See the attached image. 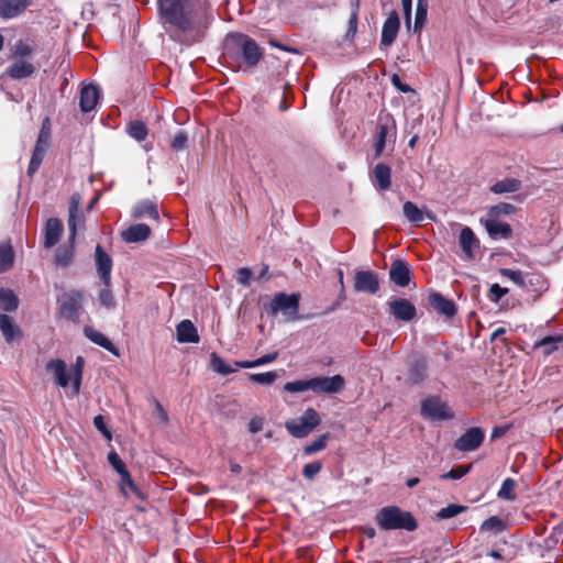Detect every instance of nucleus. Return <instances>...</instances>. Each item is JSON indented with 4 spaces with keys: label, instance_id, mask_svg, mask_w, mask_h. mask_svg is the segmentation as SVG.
Returning <instances> with one entry per match:
<instances>
[{
    "label": "nucleus",
    "instance_id": "33",
    "mask_svg": "<svg viewBox=\"0 0 563 563\" xmlns=\"http://www.w3.org/2000/svg\"><path fill=\"white\" fill-rule=\"evenodd\" d=\"M120 490L123 496L129 497L131 495L135 496L140 500L145 499V494L142 489L134 483L131 474L128 472L120 475L119 482Z\"/></svg>",
    "mask_w": 563,
    "mask_h": 563
},
{
    "label": "nucleus",
    "instance_id": "16",
    "mask_svg": "<svg viewBox=\"0 0 563 563\" xmlns=\"http://www.w3.org/2000/svg\"><path fill=\"white\" fill-rule=\"evenodd\" d=\"M428 303L434 311L448 319H452L457 312L454 301L446 299L440 292H431L428 296Z\"/></svg>",
    "mask_w": 563,
    "mask_h": 563
},
{
    "label": "nucleus",
    "instance_id": "37",
    "mask_svg": "<svg viewBox=\"0 0 563 563\" xmlns=\"http://www.w3.org/2000/svg\"><path fill=\"white\" fill-rule=\"evenodd\" d=\"M75 242L68 240V245L59 246L54 255V263L57 266L67 267L74 258Z\"/></svg>",
    "mask_w": 563,
    "mask_h": 563
},
{
    "label": "nucleus",
    "instance_id": "24",
    "mask_svg": "<svg viewBox=\"0 0 563 563\" xmlns=\"http://www.w3.org/2000/svg\"><path fill=\"white\" fill-rule=\"evenodd\" d=\"M84 334L87 339H89L92 343L103 347L111 354L119 356V349L100 331L96 330L92 327L86 325L84 328Z\"/></svg>",
    "mask_w": 563,
    "mask_h": 563
},
{
    "label": "nucleus",
    "instance_id": "53",
    "mask_svg": "<svg viewBox=\"0 0 563 563\" xmlns=\"http://www.w3.org/2000/svg\"><path fill=\"white\" fill-rule=\"evenodd\" d=\"M499 274L503 277H506L510 279L514 284H516L519 288L522 287V284H525V276L526 273H522L519 269H510V268H500Z\"/></svg>",
    "mask_w": 563,
    "mask_h": 563
},
{
    "label": "nucleus",
    "instance_id": "22",
    "mask_svg": "<svg viewBox=\"0 0 563 563\" xmlns=\"http://www.w3.org/2000/svg\"><path fill=\"white\" fill-rule=\"evenodd\" d=\"M374 186L380 191H387L391 187V168L385 163L375 165L372 172Z\"/></svg>",
    "mask_w": 563,
    "mask_h": 563
},
{
    "label": "nucleus",
    "instance_id": "56",
    "mask_svg": "<svg viewBox=\"0 0 563 563\" xmlns=\"http://www.w3.org/2000/svg\"><path fill=\"white\" fill-rule=\"evenodd\" d=\"M278 375L275 372L250 374V380L261 385H272Z\"/></svg>",
    "mask_w": 563,
    "mask_h": 563
},
{
    "label": "nucleus",
    "instance_id": "3",
    "mask_svg": "<svg viewBox=\"0 0 563 563\" xmlns=\"http://www.w3.org/2000/svg\"><path fill=\"white\" fill-rule=\"evenodd\" d=\"M375 523L383 531L405 530L416 531L419 527L416 517L399 506H384L377 510L374 517Z\"/></svg>",
    "mask_w": 563,
    "mask_h": 563
},
{
    "label": "nucleus",
    "instance_id": "6",
    "mask_svg": "<svg viewBox=\"0 0 563 563\" xmlns=\"http://www.w3.org/2000/svg\"><path fill=\"white\" fill-rule=\"evenodd\" d=\"M320 423V413L314 408L309 407L299 418L287 420L285 422V428L294 438L303 439L308 437Z\"/></svg>",
    "mask_w": 563,
    "mask_h": 563
},
{
    "label": "nucleus",
    "instance_id": "8",
    "mask_svg": "<svg viewBox=\"0 0 563 563\" xmlns=\"http://www.w3.org/2000/svg\"><path fill=\"white\" fill-rule=\"evenodd\" d=\"M485 432L479 427H471L454 442V448L460 452L477 450L484 442Z\"/></svg>",
    "mask_w": 563,
    "mask_h": 563
},
{
    "label": "nucleus",
    "instance_id": "31",
    "mask_svg": "<svg viewBox=\"0 0 563 563\" xmlns=\"http://www.w3.org/2000/svg\"><path fill=\"white\" fill-rule=\"evenodd\" d=\"M132 216L135 219L147 217L157 222L159 221L157 203L150 199L139 201L133 208Z\"/></svg>",
    "mask_w": 563,
    "mask_h": 563
},
{
    "label": "nucleus",
    "instance_id": "25",
    "mask_svg": "<svg viewBox=\"0 0 563 563\" xmlns=\"http://www.w3.org/2000/svg\"><path fill=\"white\" fill-rule=\"evenodd\" d=\"M151 235V229L147 224L137 223L122 231L121 238L126 243H139L147 240Z\"/></svg>",
    "mask_w": 563,
    "mask_h": 563
},
{
    "label": "nucleus",
    "instance_id": "20",
    "mask_svg": "<svg viewBox=\"0 0 563 563\" xmlns=\"http://www.w3.org/2000/svg\"><path fill=\"white\" fill-rule=\"evenodd\" d=\"M100 99V90L97 86L89 84L80 89L79 108L81 112L92 111Z\"/></svg>",
    "mask_w": 563,
    "mask_h": 563
},
{
    "label": "nucleus",
    "instance_id": "42",
    "mask_svg": "<svg viewBox=\"0 0 563 563\" xmlns=\"http://www.w3.org/2000/svg\"><path fill=\"white\" fill-rule=\"evenodd\" d=\"M330 437L331 435H330L329 432L319 435L316 440H313L312 442L306 444L302 448V454L305 456H310L312 454H316V453L324 450L327 448V445H328Z\"/></svg>",
    "mask_w": 563,
    "mask_h": 563
},
{
    "label": "nucleus",
    "instance_id": "5",
    "mask_svg": "<svg viewBox=\"0 0 563 563\" xmlns=\"http://www.w3.org/2000/svg\"><path fill=\"white\" fill-rule=\"evenodd\" d=\"M84 300L85 294L78 289H70L62 294L57 298L59 316L73 323H79Z\"/></svg>",
    "mask_w": 563,
    "mask_h": 563
},
{
    "label": "nucleus",
    "instance_id": "39",
    "mask_svg": "<svg viewBox=\"0 0 563 563\" xmlns=\"http://www.w3.org/2000/svg\"><path fill=\"white\" fill-rule=\"evenodd\" d=\"M14 263V251L10 243H0V274L8 272Z\"/></svg>",
    "mask_w": 563,
    "mask_h": 563
},
{
    "label": "nucleus",
    "instance_id": "52",
    "mask_svg": "<svg viewBox=\"0 0 563 563\" xmlns=\"http://www.w3.org/2000/svg\"><path fill=\"white\" fill-rule=\"evenodd\" d=\"M284 390L287 393H302L311 390V378L288 382L284 385Z\"/></svg>",
    "mask_w": 563,
    "mask_h": 563
},
{
    "label": "nucleus",
    "instance_id": "48",
    "mask_svg": "<svg viewBox=\"0 0 563 563\" xmlns=\"http://www.w3.org/2000/svg\"><path fill=\"white\" fill-rule=\"evenodd\" d=\"M467 510L466 506L457 505V504H450L446 507L439 510L437 514L438 519H449L453 518L464 511Z\"/></svg>",
    "mask_w": 563,
    "mask_h": 563
},
{
    "label": "nucleus",
    "instance_id": "1",
    "mask_svg": "<svg viewBox=\"0 0 563 563\" xmlns=\"http://www.w3.org/2000/svg\"><path fill=\"white\" fill-rule=\"evenodd\" d=\"M157 9L163 23L174 27L185 45L202 42L214 19L205 0H157Z\"/></svg>",
    "mask_w": 563,
    "mask_h": 563
},
{
    "label": "nucleus",
    "instance_id": "26",
    "mask_svg": "<svg viewBox=\"0 0 563 563\" xmlns=\"http://www.w3.org/2000/svg\"><path fill=\"white\" fill-rule=\"evenodd\" d=\"M460 246L464 253L466 260H473V250L479 246V241L473 230L468 227H464L460 233Z\"/></svg>",
    "mask_w": 563,
    "mask_h": 563
},
{
    "label": "nucleus",
    "instance_id": "61",
    "mask_svg": "<svg viewBox=\"0 0 563 563\" xmlns=\"http://www.w3.org/2000/svg\"><path fill=\"white\" fill-rule=\"evenodd\" d=\"M98 300L101 306L110 309L114 307V297L112 295V291L109 289V287H106L101 289L98 294Z\"/></svg>",
    "mask_w": 563,
    "mask_h": 563
},
{
    "label": "nucleus",
    "instance_id": "13",
    "mask_svg": "<svg viewBox=\"0 0 563 563\" xmlns=\"http://www.w3.org/2000/svg\"><path fill=\"white\" fill-rule=\"evenodd\" d=\"M389 313L397 320L409 322L417 316V309L408 299L397 298L388 302Z\"/></svg>",
    "mask_w": 563,
    "mask_h": 563
},
{
    "label": "nucleus",
    "instance_id": "50",
    "mask_svg": "<svg viewBox=\"0 0 563 563\" xmlns=\"http://www.w3.org/2000/svg\"><path fill=\"white\" fill-rule=\"evenodd\" d=\"M34 53V47L23 40H19L13 48L12 56L16 59H23Z\"/></svg>",
    "mask_w": 563,
    "mask_h": 563
},
{
    "label": "nucleus",
    "instance_id": "60",
    "mask_svg": "<svg viewBox=\"0 0 563 563\" xmlns=\"http://www.w3.org/2000/svg\"><path fill=\"white\" fill-rule=\"evenodd\" d=\"M108 461L111 464V466L118 472L119 475H122L123 473L128 472L125 463L121 460V457L114 450L108 453Z\"/></svg>",
    "mask_w": 563,
    "mask_h": 563
},
{
    "label": "nucleus",
    "instance_id": "35",
    "mask_svg": "<svg viewBox=\"0 0 563 563\" xmlns=\"http://www.w3.org/2000/svg\"><path fill=\"white\" fill-rule=\"evenodd\" d=\"M521 180L512 177H507L496 181L490 186V191L496 195L511 194L521 189Z\"/></svg>",
    "mask_w": 563,
    "mask_h": 563
},
{
    "label": "nucleus",
    "instance_id": "23",
    "mask_svg": "<svg viewBox=\"0 0 563 563\" xmlns=\"http://www.w3.org/2000/svg\"><path fill=\"white\" fill-rule=\"evenodd\" d=\"M63 233V223L57 218H51L46 221L44 232V246L51 249L56 245Z\"/></svg>",
    "mask_w": 563,
    "mask_h": 563
},
{
    "label": "nucleus",
    "instance_id": "64",
    "mask_svg": "<svg viewBox=\"0 0 563 563\" xmlns=\"http://www.w3.org/2000/svg\"><path fill=\"white\" fill-rule=\"evenodd\" d=\"M252 277V272L247 267H241L236 271L235 279L243 286H249Z\"/></svg>",
    "mask_w": 563,
    "mask_h": 563
},
{
    "label": "nucleus",
    "instance_id": "63",
    "mask_svg": "<svg viewBox=\"0 0 563 563\" xmlns=\"http://www.w3.org/2000/svg\"><path fill=\"white\" fill-rule=\"evenodd\" d=\"M93 426L95 428L102 433V435L104 438H107L108 440H111L112 438V434H111V431L108 429L106 422H104V418L103 416L101 415H97L95 418H93Z\"/></svg>",
    "mask_w": 563,
    "mask_h": 563
},
{
    "label": "nucleus",
    "instance_id": "27",
    "mask_svg": "<svg viewBox=\"0 0 563 563\" xmlns=\"http://www.w3.org/2000/svg\"><path fill=\"white\" fill-rule=\"evenodd\" d=\"M563 344V334L545 335L533 343V350H541L544 356L559 351Z\"/></svg>",
    "mask_w": 563,
    "mask_h": 563
},
{
    "label": "nucleus",
    "instance_id": "43",
    "mask_svg": "<svg viewBox=\"0 0 563 563\" xmlns=\"http://www.w3.org/2000/svg\"><path fill=\"white\" fill-rule=\"evenodd\" d=\"M277 356H278V352H273V353L265 354L254 361H238V362H235V365L240 368H253V367H257L261 365L272 363L277 358Z\"/></svg>",
    "mask_w": 563,
    "mask_h": 563
},
{
    "label": "nucleus",
    "instance_id": "54",
    "mask_svg": "<svg viewBox=\"0 0 563 563\" xmlns=\"http://www.w3.org/2000/svg\"><path fill=\"white\" fill-rule=\"evenodd\" d=\"M188 134L184 130H178L170 141V148L174 152H180L187 147Z\"/></svg>",
    "mask_w": 563,
    "mask_h": 563
},
{
    "label": "nucleus",
    "instance_id": "59",
    "mask_svg": "<svg viewBox=\"0 0 563 563\" xmlns=\"http://www.w3.org/2000/svg\"><path fill=\"white\" fill-rule=\"evenodd\" d=\"M322 470V463L319 461H314L311 463H308L302 468V476L312 481Z\"/></svg>",
    "mask_w": 563,
    "mask_h": 563
},
{
    "label": "nucleus",
    "instance_id": "32",
    "mask_svg": "<svg viewBox=\"0 0 563 563\" xmlns=\"http://www.w3.org/2000/svg\"><path fill=\"white\" fill-rule=\"evenodd\" d=\"M46 371L54 375L56 384L58 386H68L70 377L67 373L66 363L63 360H51L46 364Z\"/></svg>",
    "mask_w": 563,
    "mask_h": 563
},
{
    "label": "nucleus",
    "instance_id": "38",
    "mask_svg": "<svg viewBox=\"0 0 563 563\" xmlns=\"http://www.w3.org/2000/svg\"><path fill=\"white\" fill-rule=\"evenodd\" d=\"M19 307V298L16 295L7 288H0V310L12 312Z\"/></svg>",
    "mask_w": 563,
    "mask_h": 563
},
{
    "label": "nucleus",
    "instance_id": "10",
    "mask_svg": "<svg viewBox=\"0 0 563 563\" xmlns=\"http://www.w3.org/2000/svg\"><path fill=\"white\" fill-rule=\"evenodd\" d=\"M354 290L375 295L379 290V276L374 271H356L354 275Z\"/></svg>",
    "mask_w": 563,
    "mask_h": 563
},
{
    "label": "nucleus",
    "instance_id": "46",
    "mask_svg": "<svg viewBox=\"0 0 563 563\" xmlns=\"http://www.w3.org/2000/svg\"><path fill=\"white\" fill-rule=\"evenodd\" d=\"M82 368H84V357L78 356L76 358V363L74 365V375L71 379V387L74 395H78L81 386V379H82Z\"/></svg>",
    "mask_w": 563,
    "mask_h": 563
},
{
    "label": "nucleus",
    "instance_id": "17",
    "mask_svg": "<svg viewBox=\"0 0 563 563\" xmlns=\"http://www.w3.org/2000/svg\"><path fill=\"white\" fill-rule=\"evenodd\" d=\"M31 4L32 0H0V19H15L25 12Z\"/></svg>",
    "mask_w": 563,
    "mask_h": 563
},
{
    "label": "nucleus",
    "instance_id": "28",
    "mask_svg": "<svg viewBox=\"0 0 563 563\" xmlns=\"http://www.w3.org/2000/svg\"><path fill=\"white\" fill-rule=\"evenodd\" d=\"M485 228L488 235L494 240H508L512 236V229L506 222L488 219L485 221Z\"/></svg>",
    "mask_w": 563,
    "mask_h": 563
},
{
    "label": "nucleus",
    "instance_id": "9",
    "mask_svg": "<svg viewBox=\"0 0 563 563\" xmlns=\"http://www.w3.org/2000/svg\"><path fill=\"white\" fill-rule=\"evenodd\" d=\"M345 386V379L342 375L331 377L317 376L311 378V391L314 394H338Z\"/></svg>",
    "mask_w": 563,
    "mask_h": 563
},
{
    "label": "nucleus",
    "instance_id": "34",
    "mask_svg": "<svg viewBox=\"0 0 563 563\" xmlns=\"http://www.w3.org/2000/svg\"><path fill=\"white\" fill-rule=\"evenodd\" d=\"M0 331L7 342H12L21 336L19 327L14 323L13 319L5 314H0Z\"/></svg>",
    "mask_w": 563,
    "mask_h": 563
},
{
    "label": "nucleus",
    "instance_id": "18",
    "mask_svg": "<svg viewBox=\"0 0 563 563\" xmlns=\"http://www.w3.org/2000/svg\"><path fill=\"white\" fill-rule=\"evenodd\" d=\"M400 21L398 13L391 11L388 18L385 20L382 29L380 46H390L399 32Z\"/></svg>",
    "mask_w": 563,
    "mask_h": 563
},
{
    "label": "nucleus",
    "instance_id": "45",
    "mask_svg": "<svg viewBox=\"0 0 563 563\" xmlns=\"http://www.w3.org/2000/svg\"><path fill=\"white\" fill-rule=\"evenodd\" d=\"M515 488H516V481L514 478L508 477V478L504 479L501 487L497 493V496L500 499L512 501L517 497L516 493H515Z\"/></svg>",
    "mask_w": 563,
    "mask_h": 563
},
{
    "label": "nucleus",
    "instance_id": "7",
    "mask_svg": "<svg viewBox=\"0 0 563 563\" xmlns=\"http://www.w3.org/2000/svg\"><path fill=\"white\" fill-rule=\"evenodd\" d=\"M421 416L432 421L451 420L453 410L439 396H431L421 402Z\"/></svg>",
    "mask_w": 563,
    "mask_h": 563
},
{
    "label": "nucleus",
    "instance_id": "2",
    "mask_svg": "<svg viewBox=\"0 0 563 563\" xmlns=\"http://www.w3.org/2000/svg\"><path fill=\"white\" fill-rule=\"evenodd\" d=\"M223 57L236 69H252L263 59L264 52L251 36L230 33L225 37Z\"/></svg>",
    "mask_w": 563,
    "mask_h": 563
},
{
    "label": "nucleus",
    "instance_id": "21",
    "mask_svg": "<svg viewBox=\"0 0 563 563\" xmlns=\"http://www.w3.org/2000/svg\"><path fill=\"white\" fill-rule=\"evenodd\" d=\"M428 377V362L423 356H418L408 363V382L418 385Z\"/></svg>",
    "mask_w": 563,
    "mask_h": 563
},
{
    "label": "nucleus",
    "instance_id": "57",
    "mask_svg": "<svg viewBox=\"0 0 563 563\" xmlns=\"http://www.w3.org/2000/svg\"><path fill=\"white\" fill-rule=\"evenodd\" d=\"M44 152L33 150L31 161L27 167V175L32 177L40 168L45 157Z\"/></svg>",
    "mask_w": 563,
    "mask_h": 563
},
{
    "label": "nucleus",
    "instance_id": "55",
    "mask_svg": "<svg viewBox=\"0 0 563 563\" xmlns=\"http://www.w3.org/2000/svg\"><path fill=\"white\" fill-rule=\"evenodd\" d=\"M472 466H473L472 464L460 465V466L452 468L449 472L442 474L440 476V478L441 479H453V481L460 479L471 472Z\"/></svg>",
    "mask_w": 563,
    "mask_h": 563
},
{
    "label": "nucleus",
    "instance_id": "15",
    "mask_svg": "<svg viewBox=\"0 0 563 563\" xmlns=\"http://www.w3.org/2000/svg\"><path fill=\"white\" fill-rule=\"evenodd\" d=\"M389 279L398 287H407L411 280V271L408 263L400 258L393 261L389 268Z\"/></svg>",
    "mask_w": 563,
    "mask_h": 563
},
{
    "label": "nucleus",
    "instance_id": "11",
    "mask_svg": "<svg viewBox=\"0 0 563 563\" xmlns=\"http://www.w3.org/2000/svg\"><path fill=\"white\" fill-rule=\"evenodd\" d=\"M81 196L75 192L69 199V214H68V229L69 241L75 242L77 229L82 228L85 224V216L80 211Z\"/></svg>",
    "mask_w": 563,
    "mask_h": 563
},
{
    "label": "nucleus",
    "instance_id": "19",
    "mask_svg": "<svg viewBox=\"0 0 563 563\" xmlns=\"http://www.w3.org/2000/svg\"><path fill=\"white\" fill-rule=\"evenodd\" d=\"M95 255H96V266H97L99 277H100L102 284L106 287H109L110 280H111L112 260L109 256V254H107L104 252V250L102 249V246L100 244H98L96 246Z\"/></svg>",
    "mask_w": 563,
    "mask_h": 563
},
{
    "label": "nucleus",
    "instance_id": "29",
    "mask_svg": "<svg viewBox=\"0 0 563 563\" xmlns=\"http://www.w3.org/2000/svg\"><path fill=\"white\" fill-rule=\"evenodd\" d=\"M35 73V66L24 59L13 62L5 70V74L14 79L21 80L31 77Z\"/></svg>",
    "mask_w": 563,
    "mask_h": 563
},
{
    "label": "nucleus",
    "instance_id": "49",
    "mask_svg": "<svg viewBox=\"0 0 563 563\" xmlns=\"http://www.w3.org/2000/svg\"><path fill=\"white\" fill-rule=\"evenodd\" d=\"M211 367L221 375H229L236 369L228 365L217 353L211 354Z\"/></svg>",
    "mask_w": 563,
    "mask_h": 563
},
{
    "label": "nucleus",
    "instance_id": "58",
    "mask_svg": "<svg viewBox=\"0 0 563 563\" xmlns=\"http://www.w3.org/2000/svg\"><path fill=\"white\" fill-rule=\"evenodd\" d=\"M508 292V288L501 287L499 284H493L489 288L487 297L492 302L498 303Z\"/></svg>",
    "mask_w": 563,
    "mask_h": 563
},
{
    "label": "nucleus",
    "instance_id": "12",
    "mask_svg": "<svg viewBox=\"0 0 563 563\" xmlns=\"http://www.w3.org/2000/svg\"><path fill=\"white\" fill-rule=\"evenodd\" d=\"M523 280L525 284H522L521 289L527 292L533 301L540 298L549 288L548 280L540 273L528 272Z\"/></svg>",
    "mask_w": 563,
    "mask_h": 563
},
{
    "label": "nucleus",
    "instance_id": "62",
    "mask_svg": "<svg viewBox=\"0 0 563 563\" xmlns=\"http://www.w3.org/2000/svg\"><path fill=\"white\" fill-rule=\"evenodd\" d=\"M51 145V133L44 131L43 133H38L34 150L46 153Z\"/></svg>",
    "mask_w": 563,
    "mask_h": 563
},
{
    "label": "nucleus",
    "instance_id": "41",
    "mask_svg": "<svg viewBox=\"0 0 563 563\" xmlns=\"http://www.w3.org/2000/svg\"><path fill=\"white\" fill-rule=\"evenodd\" d=\"M428 15V0H417L413 32L421 33Z\"/></svg>",
    "mask_w": 563,
    "mask_h": 563
},
{
    "label": "nucleus",
    "instance_id": "4",
    "mask_svg": "<svg viewBox=\"0 0 563 563\" xmlns=\"http://www.w3.org/2000/svg\"><path fill=\"white\" fill-rule=\"evenodd\" d=\"M299 301L300 294L298 292H277L265 309L271 316H276L278 312H283L286 321L294 322L301 319L299 314Z\"/></svg>",
    "mask_w": 563,
    "mask_h": 563
},
{
    "label": "nucleus",
    "instance_id": "47",
    "mask_svg": "<svg viewBox=\"0 0 563 563\" xmlns=\"http://www.w3.org/2000/svg\"><path fill=\"white\" fill-rule=\"evenodd\" d=\"M506 525L503 519L497 516H492L486 519L479 527L481 531H493L495 533L504 531Z\"/></svg>",
    "mask_w": 563,
    "mask_h": 563
},
{
    "label": "nucleus",
    "instance_id": "40",
    "mask_svg": "<svg viewBox=\"0 0 563 563\" xmlns=\"http://www.w3.org/2000/svg\"><path fill=\"white\" fill-rule=\"evenodd\" d=\"M126 133L137 142L144 141L148 135L146 124L141 120H134L126 124Z\"/></svg>",
    "mask_w": 563,
    "mask_h": 563
},
{
    "label": "nucleus",
    "instance_id": "51",
    "mask_svg": "<svg viewBox=\"0 0 563 563\" xmlns=\"http://www.w3.org/2000/svg\"><path fill=\"white\" fill-rule=\"evenodd\" d=\"M516 211L517 208L508 202H499L488 209V213L494 217L510 216L516 213Z\"/></svg>",
    "mask_w": 563,
    "mask_h": 563
},
{
    "label": "nucleus",
    "instance_id": "36",
    "mask_svg": "<svg viewBox=\"0 0 563 563\" xmlns=\"http://www.w3.org/2000/svg\"><path fill=\"white\" fill-rule=\"evenodd\" d=\"M351 4V14L349 18L347 30L345 33V40L349 42H353L356 33H357V24H358V11L361 5V0H350Z\"/></svg>",
    "mask_w": 563,
    "mask_h": 563
},
{
    "label": "nucleus",
    "instance_id": "44",
    "mask_svg": "<svg viewBox=\"0 0 563 563\" xmlns=\"http://www.w3.org/2000/svg\"><path fill=\"white\" fill-rule=\"evenodd\" d=\"M404 216L411 223H420L423 220V212L411 201H406L402 206Z\"/></svg>",
    "mask_w": 563,
    "mask_h": 563
},
{
    "label": "nucleus",
    "instance_id": "30",
    "mask_svg": "<svg viewBox=\"0 0 563 563\" xmlns=\"http://www.w3.org/2000/svg\"><path fill=\"white\" fill-rule=\"evenodd\" d=\"M176 332L177 341L179 343H199L200 341L197 328L188 319H185L177 324Z\"/></svg>",
    "mask_w": 563,
    "mask_h": 563
},
{
    "label": "nucleus",
    "instance_id": "14",
    "mask_svg": "<svg viewBox=\"0 0 563 563\" xmlns=\"http://www.w3.org/2000/svg\"><path fill=\"white\" fill-rule=\"evenodd\" d=\"M396 133V122L390 117L387 115L385 120L380 119L376 125L375 132V147H374V156L379 157L385 148L386 139L390 132Z\"/></svg>",
    "mask_w": 563,
    "mask_h": 563
}]
</instances>
